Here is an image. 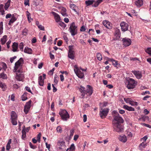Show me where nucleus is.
<instances>
[{
    "instance_id": "0e129e2a",
    "label": "nucleus",
    "mask_w": 151,
    "mask_h": 151,
    "mask_svg": "<svg viewBox=\"0 0 151 151\" xmlns=\"http://www.w3.org/2000/svg\"><path fill=\"white\" fill-rule=\"evenodd\" d=\"M52 86L53 88V91L54 92H55L57 91V89L55 87L54 84H52Z\"/></svg>"
},
{
    "instance_id": "338daca9",
    "label": "nucleus",
    "mask_w": 151,
    "mask_h": 151,
    "mask_svg": "<svg viewBox=\"0 0 151 151\" xmlns=\"http://www.w3.org/2000/svg\"><path fill=\"white\" fill-rule=\"evenodd\" d=\"M83 121L84 122H86L87 120V116L86 114H84L83 116Z\"/></svg>"
},
{
    "instance_id": "9b49d317",
    "label": "nucleus",
    "mask_w": 151,
    "mask_h": 151,
    "mask_svg": "<svg viewBox=\"0 0 151 151\" xmlns=\"http://www.w3.org/2000/svg\"><path fill=\"white\" fill-rule=\"evenodd\" d=\"M114 120L113 121L115 122V123H123L124 122V120L122 117L120 116V115L117 116H114Z\"/></svg>"
},
{
    "instance_id": "ddd939ff",
    "label": "nucleus",
    "mask_w": 151,
    "mask_h": 151,
    "mask_svg": "<svg viewBox=\"0 0 151 151\" xmlns=\"http://www.w3.org/2000/svg\"><path fill=\"white\" fill-rule=\"evenodd\" d=\"M123 45L125 47H127L129 46L131 43V41L129 38H123L122 40Z\"/></svg>"
},
{
    "instance_id": "864d4df0",
    "label": "nucleus",
    "mask_w": 151,
    "mask_h": 151,
    "mask_svg": "<svg viewBox=\"0 0 151 151\" xmlns=\"http://www.w3.org/2000/svg\"><path fill=\"white\" fill-rule=\"evenodd\" d=\"M27 12L28 13V14H27V19L29 22H30V19H31V18L30 17V14L28 11H27Z\"/></svg>"
},
{
    "instance_id": "79ce46f5",
    "label": "nucleus",
    "mask_w": 151,
    "mask_h": 151,
    "mask_svg": "<svg viewBox=\"0 0 151 151\" xmlns=\"http://www.w3.org/2000/svg\"><path fill=\"white\" fill-rule=\"evenodd\" d=\"M112 114L113 117H114V116H117L118 115H119V114L116 111H113L112 112Z\"/></svg>"
},
{
    "instance_id": "5fc2aeb1",
    "label": "nucleus",
    "mask_w": 151,
    "mask_h": 151,
    "mask_svg": "<svg viewBox=\"0 0 151 151\" xmlns=\"http://www.w3.org/2000/svg\"><path fill=\"white\" fill-rule=\"evenodd\" d=\"M38 27L41 30L43 31L45 30V28L44 27L41 25H40L38 26Z\"/></svg>"
},
{
    "instance_id": "680f3d73",
    "label": "nucleus",
    "mask_w": 151,
    "mask_h": 151,
    "mask_svg": "<svg viewBox=\"0 0 151 151\" xmlns=\"http://www.w3.org/2000/svg\"><path fill=\"white\" fill-rule=\"evenodd\" d=\"M129 103L132 105H137L138 104V103L136 102H133V101H131V102H130Z\"/></svg>"
},
{
    "instance_id": "39448f33",
    "label": "nucleus",
    "mask_w": 151,
    "mask_h": 151,
    "mask_svg": "<svg viewBox=\"0 0 151 151\" xmlns=\"http://www.w3.org/2000/svg\"><path fill=\"white\" fill-rule=\"evenodd\" d=\"M74 71L76 75L78 78H82L84 77V73L82 72L78 68L76 65H75L74 66Z\"/></svg>"
},
{
    "instance_id": "e433bc0d",
    "label": "nucleus",
    "mask_w": 151,
    "mask_h": 151,
    "mask_svg": "<svg viewBox=\"0 0 151 151\" xmlns=\"http://www.w3.org/2000/svg\"><path fill=\"white\" fill-rule=\"evenodd\" d=\"M6 75L4 73H2L0 74V78L3 79H6Z\"/></svg>"
},
{
    "instance_id": "c756f323",
    "label": "nucleus",
    "mask_w": 151,
    "mask_h": 151,
    "mask_svg": "<svg viewBox=\"0 0 151 151\" xmlns=\"http://www.w3.org/2000/svg\"><path fill=\"white\" fill-rule=\"evenodd\" d=\"M7 36L5 35L3 36V37L1 39V41L2 45H4L6 43L7 41Z\"/></svg>"
},
{
    "instance_id": "c9c22d12",
    "label": "nucleus",
    "mask_w": 151,
    "mask_h": 151,
    "mask_svg": "<svg viewBox=\"0 0 151 151\" xmlns=\"http://www.w3.org/2000/svg\"><path fill=\"white\" fill-rule=\"evenodd\" d=\"M79 90L81 91V93H84L86 91V88H85L81 86H80V88H79Z\"/></svg>"
},
{
    "instance_id": "20e7f679",
    "label": "nucleus",
    "mask_w": 151,
    "mask_h": 151,
    "mask_svg": "<svg viewBox=\"0 0 151 151\" xmlns=\"http://www.w3.org/2000/svg\"><path fill=\"white\" fill-rule=\"evenodd\" d=\"M69 29L72 36H75L77 34V27L75 25V23L73 22L70 24Z\"/></svg>"
},
{
    "instance_id": "6ab92c4d",
    "label": "nucleus",
    "mask_w": 151,
    "mask_h": 151,
    "mask_svg": "<svg viewBox=\"0 0 151 151\" xmlns=\"http://www.w3.org/2000/svg\"><path fill=\"white\" fill-rule=\"evenodd\" d=\"M57 144L58 145L60 146L59 148L60 149H62L63 148H64L65 147V142L63 141H58Z\"/></svg>"
},
{
    "instance_id": "423d86ee",
    "label": "nucleus",
    "mask_w": 151,
    "mask_h": 151,
    "mask_svg": "<svg viewBox=\"0 0 151 151\" xmlns=\"http://www.w3.org/2000/svg\"><path fill=\"white\" fill-rule=\"evenodd\" d=\"M113 124L114 129L116 132H120L123 131V127L120 123H115V122L113 121Z\"/></svg>"
},
{
    "instance_id": "f8f14e48",
    "label": "nucleus",
    "mask_w": 151,
    "mask_h": 151,
    "mask_svg": "<svg viewBox=\"0 0 151 151\" xmlns=\"http://www.w3.org/2000/svg\"><path fill=\"white\" fill-rule=\"evenodd\" d=\"M32 101L31 100H29L28 102H27L24 107V111L26 114L28 113L31 107V104Z\"/></svg>"
},
{
    "instance_id": "412c9836",
    "label": "nucleus",
    "mask_w": 151,
    "mask_h": 151,
    "mask_svg": "<svg viewBox=\"0 0 151 151\" xmlns=\"http://www.w3.org/2000/svg\"><path fill=\"white\" fill-rule=\"evenodd\" d=\"M18 44L17 42H14L13 43L12 45V50L14 52L18 51L17 50L18 49Z\"/></svg>"
},
{
    "instance_id": "a18cd8bd",
    "label": "nucleus",
    "mask_w": 151,
    "mask_h": 151,
    "mask_svg": "<svg viewBox=\"0 0 151 151\" xmlns=\"http://www.w3.org/2000/svg\"><path fill=\"white\" fill-rule=\"evenodd\" d=\"M70 150L71 151H73L75 149V147L74 144H72L71 145L70 148Z\"/></svg>"
},
{
    "instance_id": "dca6fc26",
    "label": "nucleus",
    "mask_w": 151,
    "mask_h": 151,
    "mask_svg": "<svg viewBox=\"0 0 151 151\" xmlns=\"http://www.w3.org/2000/svg\"><path fill=\"white\" fill-rule=\"evenodd\" d=\"M24 78L23 74L22 73H16V78L18 81H22Z\"/></svg>"
},
{
    "instance_id": "b1692460",
    "label": "nucleus",
    "mask_w": 151,
    "mask_h": 151,
    "mask_svg": "<svg viewBox=\"0 0 151 151\" xmlns=\"http://www.w3.org/2000/svg\"><path fill=\"white\" fill-rule=\"evenodd\" d=\"M61 14L64 17H66L68 16V14L66 13V10L64 7H62L61 9Z\"/></svg>"
},
{
    "instance_id": "473e14b6",
    "label": "nucleus",
    "mask_w": 151,
    "mask_h": 151,
    "mask_svg": "<svg viewBox=\"0 0 151 151\" xmlns=\"http://www.w3.org/2000/svg\"><path fill=\"white\" fill-rule=\"evenodd\" d=\"M70 7L73 9L74 11L76 12V8H77L76 6L73 4H70Z\"/></svg>"
},
{
    "instance_id": "f257e3e1",
    "label": "nucleus",
    "mask_w": 151,
    "mask_h": 151,
    "mask_svg": "<svg viewBox=\"0 0 151 151\" xmlns=\"http://www.w3.org/2000/svg\"><path fill=\"white\" fill-rule=\"evenodd\" d=\"M127 87L129 89H133L137 84V82L133 79L129 78L125 81Z\"/></svg>"
},
{
    "instance_id": "e2e57ef3",
    "label": "nucleus",
    "mask_w": 151,
    "mask_h": 151,
    "mask_svg": "<svg viewBox=\"0 0 151 151\" xmlns=\"http://www.w3.org/2000/svg\"><path fill=\"white\" fill-rule=\"evenodd\" d=\"M80 43L82 45H86V43L84 42V41L82 39L80 40Z\"/></svg>"
},
{
    "instance_id": "f03ea898",
    "label": "nucleus",
    "mask_w": 151,
    "mask_h": 151,
    "mask_svg": "<svg viewBox=\"0 0 151 151\" xmlns=\"http://www.w3.org/2000/svg\"><path fill=\"white\" fill-rule=\"evenodd\" d=\"M61 119L64 121H67L70 118V116L65 109H61L59 112Z\"/></svg>"
},
{
    "instance_id": "cd10ccee",
    "label": "nucleus",
    "mask_w": 151,
    "mask_h": 151,
    "mask_svg": "<svg viewBox=\"0 0 151 151\" xmlns=\"http://www.w3.org/2000/svg\"><path fill=\"white\" fill-rule=\"evenodd\" d=\"M94 2L95 1L93 0H88L86 1L85 3L86 5L88 6L93 4Z\"/></svg>"
},
{
    "instance_id": "393cba45",
    "label": "nucleus",
    "mask_w": 151,
    "mask_h": 151,
    "mask_svg": "<svg viewBox=\"0 0 151 151\" xmlns=\"http://www.w3.org/2000/svg\"><path fill=\"white\" fill-rule=\"evenodd\" d=\"M143 4V1L142 0H138L136 1L135 2V4L138 7L141 6Z\"/></svg>"
},
{
    "instance_id": "37998d69",
    "label": "nucleus",
    "mask_w": 151,
    "mask_h": 151,
    "mask_svg": "<svg viewBox=\"0 0 151 151\" xmlns=\"http://www.w3.org/2000/svg\"><path fill=\"white\" fill-rule=\"evenodd\" d=\"M21 98L22 100L23 101H24L27 99V96H26V95H25V94H23V95L22 96Z\"/></svg>"
},
{
    "instance_id": "69168bd1",
    "label": "nucleus",
    "mask_w": 151,
    "mask_h": 151,
    "mask_svg": "<svg viewBox=\"0 0 151 151\" xmlns=\"http://www.w3.org/2000/svg\"><path fill=\"white\" fill-rule=\"evenodd\" d=\"M79 137V136L78 135H75L74 136V140L75 141H76L77 139H78V138Z\"/></svg>"
},
{
    "instance_id": "c85d7f7f",
    "label": "nucleus",
    "mask_w": 151,
    "mask_h": 151,
    "mask_svg": "<svg viewBox=\"0 0 151 151\" xmlns=\"http://www.w3.org/2000/svg\"><path fill=\"white\" fill-rule=\"evenodd\" d=\"M24 52L25 53L32 54V50L31 48H29L27 47H25Z\"/></svg>"
},
{
    "instance_id": "f704fd0d",
    "label": "nucleus",
    "mask_w": 151,
    "mask_h": 151,
    "mask_svg": "<svg viewBox=\"0 0 151 151\" xmlns=\"http://www.w3.org/2000/svg\"><path fill=\"white\" fill-rule=\"evenodd\" d=\"M22 138L23 139H24V138H25L26 137V132H25V131L24 129H23L22 131Z\"/></svg>"
},
{
    "instance_id": "09e8293b",
    "label": "nucleus",
    "mask_w": 151,
    "mask_h": 151,
    "mask_svg": "<svg viewBox=\"0 0 151 151\" xmlns=\"http://www.w3.org/2000/svg\"><path fill=\"white\" fill-rule=\"evenodd\" d=\"M24 4L25 6L28 5V6L29 5V0H25L24 2Z\"/></svg>"
},
{
    "instance_id": "4be33fe9",
    "label": "nucleus",
    "mask_w": 151,
    "mask_h": 151,
    "mask_svg": "<svg viewBox=\"0 0 151 151\" xmlns=\"http://www.w3.org/2000/svg\"><path fill=\"white\" fill-rule=\"evenodd\" d=\"M44 79L42 78V76H40L38 78V83L39 85L41 86H42L44 84Z\"/></svg>"
},
{
    "instance_id": "f3484780",
    "label": "nucleus",
    "mask_w": 151,
    "mask_h": 151,
    "mask_svg": "<svg viewBox=\"0 0 151 151\" xmlns=\"http://www.w3.org/2000/svg\"><path fill=\"white\" fill-rule=\"evenodd\" d=\"M104 25L106 28L110 29L112 28V24L111 23L106 20H104L103 22Z\"/></svg>"
},
{
    "instance_id": "9d476101",
    "label": "nucleus",
    "mask_w": 151,
    "mask_h": 151,
    "mask_svg": "<svg viewBox=\"0 0 151 151\" xmlns=\"http://www.w3.org/2000/svg\"><path fill=\"white\" fill-rule=\"evenodd\" d=\"M121 30L123 32L127 31L128 29L129 25L128 24L124 22H122L120 24Z\"/></svg>"
},
{
    "instance_id": "8fccbe9b",
    "label": "nucleus",
    "mask_w": 151,
    "mask_h": 151,
    "mask_svg": "<svg viewBox=\"0 0 151 151\" xmlns=\"http://www.w3.org/2000/svg\"><path fill=\"white\" fill-rule=\"evenodd\" d=\"M147 145L146 144H145L144 142H142L139 145V147L141 146L143 148H145L146 146Z\"/></svg>"
},
{
    "instance_id": "6e6552de",
    "label": "nucleus",
    "mask_w": 151,
    "mask_h": 151,
    "mask_svg": "<svg viewBox=\"0 0 151 151\" xmlns=\"http://www.w3.org/2000/svg\"><path fill=\"white\" fill-rule=\"evenodd\" d=\"M69 52L68 54V57L72 60L74 59L75 52L73 50V46H69L68 47Z\"/></svg>"
},
{
    "instance_id": "603ef678",
    "label": "nucleus",
    "mask_w": 151,
    "mask_h": 151,
    "mask_svg": "<svg viewBox=\"0 0 151 151\" xmlns=\"http://www.w3.org/2000/svg\"><path fill=\"white\" fill-rule=\"evenodd\" d=\"M148 118V116H142L141 119H142L143 121H145Z\"/></svg>"
},
{
    "instance_id": "58836bf2",
    "label": "nucleus",
    "mask_w": 151,
    "mask_h": 151,
    "mask_svg": "<svg viewBox=\"0 0 151 151\" xmlns=\"http://www.w3.org/2000/svg\"><path fill=\"white\" fill-rule=\"evenodd\" d=\"M28 30L27 29L25 28L22 32V35H26L27 34Z\"/></svg>"
},
{
    "instance_id": "49530a36",
    "label": "nucleus",
    "mask_w": 151,
    "mask_h": 151,
    "mask_svg": "<svg viewBox=\"0 0 151 151\" xmlns=\"http://www.w3.org/2000/svg\"><path fill=\"white\" fill-rule=\"evenodd\" d=\"M23 47L24 46L23 45V43L22 42H21L19 45V48L20 49V50L21 51H22L23 50Z\"/></svg>"
},
{
    "instance_id": "13d9d810",
    "label": "nucleus",
    "mask_w": 151,
    "mask_h": 151,
    "mask_svg": "<svg viewBox=\"0 0 151 151\" xmlns=\"http://www.w3.org/2000/svg\"><path fill=\"white\" fill-rule=\"evenodd\" d=\"M25 89L26 91H28V92H29L31 93H32V92L30 89V88L29 87H28V86H26L25 87Z\"/></svg>"
},
{
    "instance_id": "052dcab7",
    "label": "nucleus",
    "mask_w": 151,
    "mask_h": 151,
    "mask_svg": "<svg viewBox=\"0 0 151 151\" xmlns=\"http://www.w3.org/2000/svg\"><path fill=\"white\" fill-rule=\"evenodd\" d=\"M86 28L84 26H82L80 28V31L81 32H84L85 31Z\"/></svg>"
},
{
    "instance_id": "4468645a",
    "label": "nucleus",
    "mask_w": 151,
    "mask_h": 151,
    "mask_svg": "<svg viewBox=\"0 0 151 151\" xmlns=\"http://www.w3.org/2000/svg\"><path fill=\"white\" fill-rule=\"evenodd\" d=\"M87 87L88 88L86 91V90L84 93H85L86 94L88 95L91 96L93 92V88L92 87L89 85H87Z\"/></svg>"
},
{
    "instance_id": "3c124183",
    "label": "nucleus",
    "mask_w": 151,
    "mask_h": 151,
    "mask_svg": "<svg viewBox=\"0 0 151 151\" xmlns=\"http://www.w3.org/2000/svg\"><path fill=\"white\" fill-rule=\"evenodd\" d=\"M59 78L55 76L54 78V82L56 84H57L58 82Z\"/></svg>"
},
{
    "instance_id": "bb28decb",
    "label": "nucleus",
    "mask_w": 151,
    "mask_h": 151,
    "mask_svg": "<svg viewBox=\"0 0 151 151\" xmlns=\"http://www.w3.org/2000/svg\"><path fill=\"white\" fill-rule=\"evenodd\" d=\"M123 108L129 111H134V109L131 106H129L127 105H124Z\"/></svg>"
},
{
    "instance_id": "0eeeda50",
    "label": "nucleus",
    "mask_w": 151,
    "mask_h": 151,
    "mask_svg": "<svg viewBox=\"0 0 151 151\" xmlns=\"http://www.w3.org/2000/svg\"><path fill=\"white\" fill-rule=\"evenodd\" d=\"M11 122L13 125H15L17 124V117L16 113L14 111H12L11 112Z\"/></svg>"
},
{
    "instance_id": "bf43d9fd",
    "label": "nucleus",
    "mask_w": 151,
    "mask_h": 151,
    "mask_svg": "<svg viewBox=\"0 0 151 151\" xmlns=\"http://www.w3.org/2000/svg\"><path fill=\"white\" fill-rule=\"evenodd\" d=\"M56 130L58 132H61L62 131L61 128L60 127H57Z\"/></svg>"
},
{
    "instance_id": "4d7b16f0",
    "label": "nucleus",
    "mask_w": 151,
    "mask_h": 151,
    "mask_svg": "<svg viewBox=\"0 0 151 151\" xmlns=\"http://www.w3.org/2000/svg\"><path fill=\"white\" fill-rule=\"evenodd\" d=\"M55 70V68H53L51 70H50L48 72V74L49 75H52L53 72Z\"/></svg>"
},
{
    "instance_id": "7ed1b4c3",
    "label": "nucleus",
    "mask_w": 151,
    "mask_h": 151,
    "mask_svg": "<svg viewBox=\"0 0 151 151\" xmlns=\"http://www.w3.org/2000/svg\"><path fill=\"white\" fill-rule=\"evenodd\" d=\"M23 62L24 60L22 58H21L16 62L14 67L15 72L18 73H20L22 72V70L21 69H18V68L23 64Z\"/></svg>"
},
{
    "instance_id": "aec40b11",
    "label": "nucleus",
    "mask_w": 151,
    "mask_h": 151,
    "mask_svg": "<svg viewBox=\"0 0 151 151\" xmlns=\"http://www.w3.org/2000/svg\"><path fill=\"white\" fill-rule=\"evenodd\" d=\"M17 18L16 17L14 14H13L12 18L9 21L8 24L9 25H11L12 24L15 22L17 20Z\"/></svg>"
},
{
    "instance_id": "5701e85b",
    "label": "nucleus",
    "mask_w": 151,
    "mask_h": 151,
    "mask_svg": "<svg viewBox=\"0 0 151 151\" xmlns=\"http://www.w3.org/2000/svg\"><path fill=\"white\" fill-rule=\"evenodd\" d=\"M119 139L120 141L124 143L127 140V137L125 135L122 136H120Z\"/></svg>"
},
{
    "instance_id": "774afa93",
    "label": "nucleus",
    "mask_w": 151,
    "mask_h": 151,
    "mask_svg": "<svg viewBox=\"0 0 151 151\" xmlns=\"http://www.w3.org/2000/svg\"><path fill=\"white\" fill-rule=\"evenodd\" d=\"M147 138L148 137L147 136H145L142 139L144 141V142H145L147 139Z\"/></svg>"
},
{
    "instance_id": "2eb2a0df",
    "label": "nucleus",
    "mask_w": 151,
    "mask_h": 151,
    "mask_svg": "<svg viewBox=\"0 0 151 151\" xmlns=\"http://www.w3.org/2000/svg\"><path fill=\"white\" fill-rule=\"evenodd\" d=\"M132 72L135 76L138 79H140L142 77L141 72L140 71L133 70Z\"/></svg>"
},
{
    "instance_id": "ea45409f",
    "label": "nucleus",
    "mask_w": 151,
    "mask_h": 151,
    "mask_svg": "<svg viewBox=\"0 0 151 151\" xmlns=\"http://www.w3.org/2000/svg\"><path fill=\"white\" fill-rule=\"evenodd\" d=\"M74 132V130L73 129H71L70 131V134L69 135V138H71L72 136L73 135Z\"/></svg>"
},
{
    "instance_id": "72a5a7b5",
    "label": "nucleus",
    "mask_w": 151,
    "mask_h": 151,
    "mask_svg": "<svg viewBox=\"0 0 151 151\" xmlns=\"http://www.w3.org/2000/svg\"><path fill=\"white\" fill-rule=\"evenodd\" d=\"M96 57L97 59L99 60H101L102 59V57L101 54L99 53H97Z\"/></svg>"
},
{
    "instance_id": "c03bdc74",
    "label": "nucleus",
    "mask_w": 151,
    "mask_h": 151,
    "mask_svg": "<svg viewBox=\"0 0 151 151\" xmlns=\"http://www.w3.org/2000/svg\"><path fill=\"white\" fill-rule=\"evenodd\" d=\"M147 53L151 55V48H148L145 50Z\"/></svg>"
},
{
    "instance_id": "7c9ffc66",
    "label": "nucleus",
    "mask_w": 151,
    "mask_h": 151,
    "mask_svg": "<svg viewBox=\"0 0 151 151\" xmlns=\"http://www.w3.org/2000/svg\"><path fill=\"white\" fill-rule=\"evenodd\" d=\"M103 1L102 0H97L96 1H95V3L92 6L96 7H97L99 4Z\"/></svg>"
},
{
    "instance_id": "a878e982",
    "label": "nucleus",
    "mask_w": 151,
    "mask_h": 151,
    "mask_svg": "<svg viewBox=\"0 0 151 151\" xmlns=\"http://www.w3.org/2000/svg\"><path fill=\"white\" fill-rule=\"evenodd\" d=\"M121 33L120 30L117 29L115 31V36L116 37L117 39H119L120 37Z\"/></svg>"
},
{
    "instance_id": "de8ad7c7",
    "label": "nucleus",
    "mask_w": 151,
    "mask_h": 151,
    "mask_svg": "<svg viewBox=\"0 0 151 151\" xmlns=\"http://www.w3.org/2000/svg\"><path fill=\"white\" fill-rule=\"evenodd\" d=\"M29 145L30 148L33 149H34L37 148V146L35 145H33L31 142H29Z\"/></svg>"
},
{
    "instance_id": "6e6d98bb",
    "label": "nucleus",
    "mask_w": 151,
    "mask_h": 151,
    "mask_svg": "<svg viewBox=\"0 0 151 151\" xmlns=\"http://www.w3.org/2000/svg\"><path fill=\"white\" fill-rule=\"evenodd\" d=\"M17 58L16 56H14L13 57L11 58H10V61L11 63H12L13 62L14 60Z\"/></svg>"
},
{
    "instance_id": "2f4dec72",
    "label": "nucleus",
    "mask_w": 151,
    "mask_h": 151,
    "mask_svg": "<svg viewBox=\"0 0 151 151\" xmlns=\"http://www.w3.org/2000/svg\"><path fill=\"white\" fill-rule=\"evenodd\" d=\"M11 0H8L7 2L5 4L4 8L6 10H7L10 6Z\"/></svg>"
},
{
    "instance_id": "1a4fd4ad",
    "label": "nucleus",
    "mask_w": 151,
    "mask_h": 151,
    "mask_svg": "<svg viewBox=\"0 0 151 151\" xmlns=\"http://www.w3.org/2000/svg\"><path fill=\"white\" fill-rule=\"evenodd\" d=\"M109 111V109H101L99 113V115L101 117L102 119L105 118L107 116Z\"/></svg>"
},
{
    "instance_id": "4c0bfd02",
    "label": "nucleus",
    "mask_w": 151,
    "mask_h": 151,
    "mask_svg": "<svg viewBox=\"0 0 151 151\" xmlns=\"http://www.w3.org/2000/svg\"><path fill=\"white\" fill-rule=\"evenodd\" d=\"M59 24L63 28H65L66 26V25L63 22H60L59 23Z\"/></svg>"
},
{
    "instance_id": "a19ab883",
    "label": "nucleus",
    "mask_w": 151,
    "mask_h": 151,
    "mask_svg": "<svg viewBox=\"0 0 151 151\" xmlns=\"http://www.w3.org/2000/svg\"><path fill=\"white\" fill-rule=\"evenodd\" d=\"M112 65L115 67H117L119 64L118 63L117 61L114 60V61L112 63Z\"/></svg>"
},
{
    "instance_id": "a211bd4d",
    "label": "nucleus",
    "mask_w": 151,
    "mask_h": 151,
    "mask_svg": "<svg viewBox=\"0 0 151 151\" xmlns=\"http://www.w3.org/2000/svg\"><path fill=\"white\" fill-rule=\"evenodd\" d=\"M52 14L54 16V18L56 22H59L60 19V16L58 14L54 12H52Z\"/></svg>"
}]
</instances>
